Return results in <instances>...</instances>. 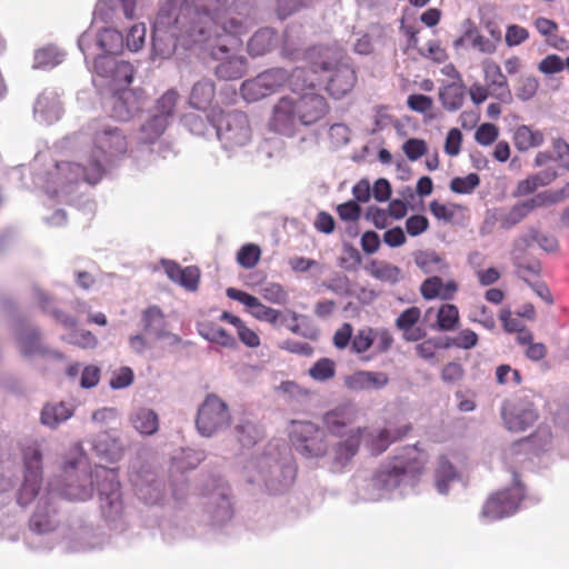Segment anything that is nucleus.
I'll list each match as a JSON object with an SVG mask.
<instances>
[{
	"label": "nucleus",
	"mask_w": 569,
	"mask_h": 569,
	"mask_svg": "<svg viewBox=\"0 0 569 569\" xmlns=\"http://www.w3.org/2000/svg\"><path fill=\"white\" fill-rule=\"evenodd\" d=\"M128 150V141L121 129L111 124H97L93 133V149L83 154L79 162H58L49 172L48 179L37 177L50 197L67 198L73 187L86 181L96 184L102 178L107 164L122 157Z\"/></svg>",
	"instance_id": "1"
},
{
	"label": "nucleus",
	"mask_w": 569,
	"mask_h": 569,
	"mask_svg": "<svg viewBox=\"0 0 569 569\" xmlns=\"http://www.w3.org/2000/svg\"><path fill=\"white\" fill-rule=\"evenodd\" d=\"M130 481L136 495L147 503H158L164 495V485L150 468L130 472Z\"/></svg>",
	"instance_id": "22"
},
{
	"label": "nucleus",
	"mask_w": 569,
	"mask_h": 569,
	"mask_svg": "<svg viewBox=\"0 0 569 569\" xmlns=\"http://www.w3.org/2000/svg\"><path fill=\"white\" fill-rule=\"evenodd\" d=\"M290 437L296 450L305 458H323L328 453L325 431L311 421H293Z\"/></svg>",
	"instance_id": "15"
},
{
	"label": "nucleus",
	"mask_w": 569,
	"mask_h": 569,
	"mask_svg": "<svg viewBox=\"0 0 569 569\" xmlns=\"http://www.w3.org/2000/svg\"><path fill=\"white\" fill-rule=\"evenodd\" d=\"M193 8L187 9L189 26L187 36H240L247 33L241 17L229 11V0H192Z\"/></svg>",
	"instance_id": "5"
},
{
	"label": "nucleus",
	"mask_w": 569,
	"mask_h": 569,
	"mask_svg": "<svg viewBox=\"0 0 569 569\" xmlns=\"http://www.w3.org/2000/svg\"><path fill=\"white\" fill-rule=\"evenodd\" d=\"M129 422L141 436H152L159 429L158 413L147 407H138L129 415Z\"/></svg>",
	"instance_id": "34"
},
{
	"label": "nucleus",
	"mask_w": 569,
	"mask_h": 569,
	"mask_svg": "<svg viewBox=\"0 0 569 569\" xmlns=\"http://www.w3.org/2000/svg\"><path fill=\"white\" fill-rule=\"evenodd\" d=\"M179 100V93L174 89L167 90L156 102L154 107L150 110L156 116H162L169 123L173 117L176 107Z\"/></svg>",
	"instance_id": "50"
},
{
	"label": "nucleus",
	"mask_w": 569,
	"mask_h": 569,
	"mask_svg": "<svg viewBox=\"0 0 569 569\" xmlns=\"http://www.w3.org/2000/svg\"><path fill=\"white\" fill-rule=\"evenodd\" d=\"M439 98L447 110L460 109L465 99V84L460 81L442 86L439 90Z\"/></svg>",
	"instance_id": "44"
},
{
	"label": "nucleus",
	"mask_w": 569,
	"mask_h": 569,
	"mask_svg": "<svg viewBox=\"0 0 569 569\" xmlns=\"http://www.w3.org/2000/svg\"><path fill=\"white\" fill-rule=\"evenodd\" d=\"M530 213L525 202L513 206L506 214L501 216L499 221L503 229H510L518 224Z\"/></svg>",
	"instance_id": "64"
},
{
	"label": "nucleus",
	"mask_w": 569,
	"mask_h": 569,
	"mask_svg": "<svg viewBox=\"0 0 569 569\" xmlns=\"http://www.w3.org/2000/svg\"><path fill=\"white\" fill-rule=\"evenodd\" d=\"M52 498L48 495L38 500L37 509L30 519V530L37 535L52 532L58 526L56 508L52 507Z\"/></svg>",
	"instance_id": "30"
},
{
	"label": "nucleus",
	"mask_w": 569,
	"mask_h": 569,
	"mask_svg": "<svg viewBox=\"0 0 569 569\" xmlns=\"http://www.w3.org/2000/svg\"><path fill=\"white\" fill-rule=\"evenodd\" d=\"M358 417V408L352 403L340 405L322 416V423L331 436L346 435L345 429Z\"/></svg>",
	"instance_id": "27"
},
{
	"label": "nucleus",
	"mask_w": 569,
	"mask_h": 569,
	"mask_svg": "<svg viewBox=\"0 0 569 569\" xmlns=\"http://www.w3.org/2000/svg\"><path fill=\"white\" fill-rule=\"evenodd\" d=\"M517 250L526 251L532 242H537L539 247L546 252H556L558 250V240L556 237L547 233H541L535 228L528 229L526 233L517 240Z\"/></svg>",
	"instance_id": "41"
},
{
	"label": "nucleus",
	"mask_w": 569,
	"mask_h": 569,
	"mask_svg": "<svg viewBox=\"0 0 569 569\" xmlns=\"http://www.w3.org/2000/svg\"><path fill=\"white\" fill-rule=\"evenodd\" d=\"M286 445H269L252 456L243 467L247 481L270 495H281L293 483L296 467Z\"/></svg>",
	"instance_id": "4"
},
{
	"label": "nucleus",
	"mask_w": 569,
	"mask_h": 569,
	"mask_svg": "<svg viewBox=\"0 0 569 569\" xmlns=\"http://www.w3.org/2000/svg\"><path fill=\"white\" fill-rule=\"evenodd\" d=\"M186 0H166L161 6L153 22L152 34L157 32H170L172 28L181 23L180 16L177 13L178 6Z\"/></svg>",
	"instance_id": "36"
},
{
	"label": "nucleus",
	"mask_w": 569,
	"mask_h": 569,
	"mask_svg": "<svg viewBox=\"0 0 569 569\" xmlns=\"http://www.w3.org/2000/svg\"><path fill=\"white\" fill-rule=\"evenodd\" d=\"M223 41L211 51L213 59L219 60L216 74L223 80H236L247 71V60L242 54L241 38H221Z\"/></svg>",
	"instance_id": "12"
},
{
	"label": "nucleus",
	"mask_w": 569,
	"mask_h": 569,
	"mask_svg": "<svg viewBox=\"0 0 569 569\" xmlns=\"http://www.w3.org/2000/svg\"><path fill=\"white\" fill-rule=\"evenodd\" d=\"M426 463V455L417 446L383 462L372 475L357 486L362 501H379L409 495L415 490Z\"/></svg>",
	"instance_id": "3"
},
{
	"label": "nucleus",
	"mask_w": 569,
	"mask_h": 569,
	"mask_svg": "<svg viewBox=\"0 0 569 569\" xmlns=\"http://www.w3.org/2000/svg\"><path fill=\"white\" fill-rule=\"evenodd\" d=\"M68 549L71 551H87L103 545L102 537L90 525L81 521L73 522L66 533Z\"/></svg>",
	"instance_id": "24"
},
{
	"label": "nucleus",
	"mask_w": 569,
	"mask_h": 569,
	"mask_svg": "<svg viewBox=\"0 0 569 569\" xmlns=\"http://www.w3.org/2000/svg\"><path fill=\"white\" fill-rule=\"evenodd\" d=\"M459 326V310L455 305L443 303L437 312L435 328L439 331H453Z\"/></svg>",
	"instance_id": "49"
},
{
	"label": "nucleus",
	"mask_w": 569,
	"mask_h": 569,
	"mask_svg": "<svg viewBox=\"0 0 569 569\" xmlns=\"http://www.w3.org/2000/svg\"><path fill=\"white\" fill-rule=\"evenodd\" d=\"M214 94L216 88L211 80H199L191 88L189 104L194 109L204 110L212 102Z\"/></svg>",
	"instance_id": "43"
},
{
	"label": "nucleus",
	"mask_w": 569,
	"mask_h": 569,
	"mask_svg": "<svg viewBox=\"0 0 569 569\" xmlns=\"http://www.w3.org/2000/svg\"><path fill=\"white\" fill-rule=\"evenodd\" d=\"M33 293H34V298L38 300V302L43 308V310L50 312L54 317V319L60 325H62L64 328H73L77 325V320L72 316L67 315L63 311L58 310V309L50 310L49 297L47 296V293L44 291L37 288V289H34Z\"/></svg>",
	"instance_id": "56"
},
{
	"label": "nucleus",
	"mask_w": 569,
	"mask_h": 569,
	"mask_svg": "<svg viewBox=\"0 0 569 569\" xmlns=\"http://www.w3.org/2000/svg\"><path fill=\"white\" fill-rule=\"evenodd\" d=\"M525 251L517 250V241L515 242V248L512 251V259L515 266L517 267V273L526 282L530 283V278L538 276L540 271V263L537 261L525 262L523 261Z\"/></svg>",
	"instance_id": "53"
},
{
	"label": "nucleus",
	"mask_w": 569,
	"mask_h": 569,
	"mask_svg": "<svg viewBox=\"0 0 569 569\" xmlns=\"http://www.w3.org/2000/svg\"><path fill=\"white\" fill-rule=\"evenodd\" d=\"M74 410L76 407L71 402L47 403L41 411V422L50 429H57L73 416Z\"/></svg>",
	"instance_id": "35"
},
{
	"label": "nucleus",
	"mask_w": 569,
	"mask_h": 569,
	"mask_svg": "<svg viewBox=\"0 0 569 569\" xmlns=\"http://www.w3.org/2000/svg\"><path fill=\"white\" fill-rule=\"evenodd\" d=\"M118 8H121L127 20L136 18V0H99L93 11V24L98 27L97 36L102 33L124 36L126 30L119 28L112 20Z\"/></svg>",
	"instance_id": "16"
},
{
	"label": "nucleus",
	"mask_w": 569,
	"mask_h": 569,
	"mask_svg": "<svg viewBox=\"0 0 569 569\" xmlns=\"http://www.w3.org/2000/svg\"><path fill=\"white\" fill-rule=\"evenodd\" d=\"M363 430L350 428L346 435L336 436L338 438L330 449L328 448L329 468L333 472L342 471L356 457L362 442Z\"/></svg>",
	"instance_id": "19"
},
{
	"label": "nucleus",
	"mask_w": 569,
	"mask_h": 569,
	"mask_svg": "<svg viewBox=\"0 0 569 569\" xmlns=\"http://www.w3.org/2000/svg\"><path fill=\"white\" fill-rule=\"evenodd\" d=\"M33 113L37 121L42 123H52L61 117L62 104L59 96L53 90L42 91L33 107Z\"/></svg>",
	"instance_id": "32"
},
{
	"label": "nucleus",
	"mask_w": 569,
	"mask_h": 569,
	"mask_svg": "<svg viewBox=\"0 0 569 569\" xmlns=\"http://www.w3.org/2000/svg\"><path fill=\"white\" fill-rule=\"evenodd\" d=\"M141 323L143 331L153 340H167L170 346L181 342V338L168 329L166 317L156 305L149 306L142 311Z\"/></svg>",
	"instance_id": "23"
},
{
	"label": "nucleus",
	"mask_w": 569,
	"mask_h": 569,
	"mask_svg": "<svg viewBox=\"0 0 569 569\" xmlns=\"http://www.w3.org/2000/svg\"><path fill=\"white\" fill-rule=\"evenodd\" d=\"M363 430L362 442L372 455H380L388 449V447L405 438L411 430L409 423L400 426H391L381 429L371 427H358Z\"/></svg>",
	"instance_id": "21"
},
{
	"label": "nucleus",
	"mask_w": 569,
	"mask_h": 569,
	"mask_svg": "<svg viewBox=\"0 0 569 569\" xmlns=\"http://www.w3.org/2000/svg\"><path fill=\"white\" fill-rule=\"evenodd\" d=\"M388 382L389 377L382 371L359 370L343 379L345 387L353 392L381 390Z\"/></svg>",
	"instance_id": "28"
},
{
	"label": "nucleus",
	"mask_w": 569,
	"mask_h": 569,
	"mask_svg": "<svg viewBox=\"0 0 569 569\" xmlns=\"http://www.w3.org/2000/svg\"><path fill=\"white\" fill-rule=\"evenodd\" d=\"M558 177L555 168H547L538 173L531 174L528 178L518 182L515 194L518 197L528 196L535 192L540 187L550 184Z\"/></svg>",
	"instance_id": "39"
},
{
	"label": "nucleus",
	"mask_w": 569,
	"mask_h": 569,
	"mask_svg": "<svg viewBox=\"0 0 569 569\" xmlns=\"http://www.w3.org/2000/svg\"><path fill=\"white\" fill-rule=\"evenodd\" d=\"M259 293L261 297L270 303L284 306L289 302V295L281 286L277 282H267L260 287Z\"/></svg>",
	"instance_id": "55"
},
{
	"label": "nucleus",
	"mask_w": 569,
	"mask_h": 569,
	"mask_svg": "<svg viewBox=\"0 0 569 569\" xmlns=\"http://www.w3.org/2000/svg\"><path fill=\"white\" fill-rule=\"evenodd\" d=\"M301 122L295 108L293 96L279 98L271 108L268 129L283 137H295Z\"/></svg>",
	"instance_id": "20"
},
{
	"label": "nucleus",
	"mask_w": 569,
	"mask_h": 569,
	"mask_svg": "<svg viewBox=\"0 0 569 569\" xmlns=\"http://www.w3.org/2000/svg\"><path fill=\"white\" fill-rule=\"evenodd\" d=\"M206 510L213 525L220 526L228 522L233 513L228 488L222 486L214 488L207 496Z\"/></svg>",
	"instance_id": "26"
},
{
	"label": "nucleus",
	"mask_w": 569,
	"mask_h": 569,
	"mask_svg": "<svg viewBox=\"0 0 569 569\" xmlns=\"http://www.w3.org/2000/svg\"><path fill=\"white\" fill-rule=\"evenodd\" d=\"M216 136L223 150L234 152L252 140L248 117L241 111L221 113L216 122Z\"/></svg>",
	"instance_id": "11"
},
{
	"label": "nucleus",
	"mask_w": 569,
	"mask_h": 569,
	"mask_svg": "<svg viewBox=\"0 0 569 569\" xmlns=\"http://www.w3.org/2000/svg\"><path fill=\"white\" fill-rule=\"evenodd\" d=\"M199 335L209 342L220 345L224 348H236L237 340L232 335L214 322L204 321L198 325Z\"/></svg>",
	"instance_id": "42"
},
{
	"label": "nucleus",
	"mask_w": 569,
	"mask_h": 569,
	"mask_svg": "<svg viewBox=\"0 0 569 569\" xmlns=\"http://www.w3.org/2000/svg\"><path fill=\"white\" fill-rule=\"evenodd\" d=\"M230 421L228 405L217 395L210 393L198 409L196 427L201 436L209 438L229 427Z\"/></svg>",
	"instance_id": "14"
},
{
	"label": "nucleus",
	"mask_w": 569,
	"mask_h": 569,
	"mask_svg": "<svg viewBox=\"0 0 569 569\" xmlns=\"http://www.w3.org/2000/svg\"><path fill=\"white\" fill-rule=\"evenodd\" d=\"M313 73L326 82L328 93L341 99L353 89L357 76L350 59L338 49L312 47L307 53Z\"/></svg>",
	"instance_id": "6"
},
{
	"label": "nucleus",
	"mask_w": 569,
	"mask_h": 569,
	"mask_svg": "<svg viewBox=\"0 0 569 569\" xmlns=\"http://www.w3.org/2000/svg\"><path fill=\"white\" fill-rule=\"evenodd\" d=\"M415 262L425 273L443 272L448 268L446 261L431 250L417 252Z\"/></svg>",
	"instance_id": "47"
},
{
	"label": "nucleus",
	"mask_w": 569,
	"mask_h": 569,
	"mask_svg": "<svg viewBox=\"0 0 569 569\" xmlns=\"http://www.w3.org/2000/svg\"><path fill=\"white\" fill-rule=\"evenodd\" d=\"M94 469L90 470L87 455L80 442L71 447L59 479L50 482L51 490L71 501H86L93 496Z\"/></svg>",
	"instance_id": "7"
},
{
	"label": "nucleus",
	"mask_w": 569,
	"mask_h": 569,
	"mask_svg": "<svg viewBox=\"0 0 569 569\" xmlns=\"http://www.w3.org/2000/svg\"><path fill=\"white\" fill-rule=\"evenodd\" d=\"M234 430L238 441L243 447H250L254 445L261 437V432L257 426L248 420L240 421L236 426Z\"/></svg>",
	"instance_id": "59"
},
{
	"label": "nucleus",
	"mask_w": 569,
	"mask_h": 569,
	"mask_svg": "<svg viewBox=\"0 0 569 569\" xmlns=\"http://www.w3.org/2000/svg\"><path fill=\"white\" fill-rule=\"evenodd\" d=\"M538 418V413L530 403H518L505 407L502 419L510 431L521 432L531 427Z\"/></svg>",
	"instance_id": "29"
},
{
	"label": "nucleus",
	"mask_w": 569,
	"mask_h": 569,
	"mask_svg": "<svg viewBox=\"0 0 569 569\" xmlns=\"http://www.w3.org/2000/svg\"><path fill=\"white\" fill-rule=\"evenodd\" d=\"M33 293H34V298L38 300V302L43 308V310L50 312L54 317V319L60 325H62L64 328H73L77 325V320L72 316L67 315L63 311L58 310V309L50 310L49 297L47 296V293L44 291L37 288V289H34Z\"/></svg>",
	"instance_id": "57"
},
{
	"label": "nucleus",
	"mask_w": 569,
	"mask_h": 569,
	"mask_svg": "<svg viewBox=\"0 0 569 569\" xmlns=\"http://www.w3.org/2000/svg\"><path fill=\"white\" fill-rule=\"evenodd\" d=\"M216 122L194 112L187 113L182 118L183 126L190 133L198 137H209L216 133Z\"/></svg>",
	"instance_id": "45"
},
{
	"label": "nucleus",
	"mask_w": 569,
	"mask_h": 569,
	"mask_svg": "<svg viewBox=\"0 0 569 569\" xmlns=\"http://www.w3.org/2000/svg\"><path fill=\"white\" fill-rule=\"evenodd\" d=\"M62 339L68 343L83 349H92L98 343L97 338L87 330H72L67 336H63Z\"/></svg>",
	"instance_id": "63"
},
{
	"label": "nucleus",
	"mask_w": 569,
	"mask_h": 569,
	"mask_svg": "<svg viewBox=\"0 0 569 569\" xmlns=\"http://www.w3.org/2000/svg\"><path fill=\"white\" fill-rule=\"evenodd\" d=\"M92 448L98 456L108 461H118L123 455V443L113 430L101 432L92 442Z\"/></svg>",
	"instance_id": "33"
},
{
	"label": "nucleus",
	"mask_w": 569,
	"mask_h": 569,
	"mask_svg": "<svg viewBox=\"0 0 569 569\" xmlns=\"http://www.w3.org/2000/svg\"><path fill=\"white\" fill-rule=\"evenodd\" d=\"M100 509L109 522H117L123 516V501L118 473L114 469L97 466L94 468Z\"/></svg>",
	"instance_id": "10"
},
{
	"label": "nucleus",
	"mask_w": 569,
	"mask_h": 569,
	"mask_svg": "<svg viewBox=\"0 0 569 569\" xmlns=\"http://www.w3.org/2000/svg\"><path fill=\"white\" fill-rule=\"evenodd\" d=\"M336 373V363L329 358L319 359L310 369L309 375L317 381H327Z\"/></svg>",
	"instance_id": "61"
},
{
	"label": "nucleus",
	"mask_w": 569,
	"mask_h": 569,
	"mask_svg": "<svg viewBox=\"0 0 569 569\" xmlns=\"http://www.w3.org/2000/svg\"><path fill=\"white\" fill-rule=\"evenodd\" d=\"M480 183V178L477 173H469L466 177H456L450 181V190L455 193L469 194Z\"/></svg>",
	"instance_id": "62"
},
{
	"label": "nucleus",
	"mask_w": 569,
	"mask_h": 569,
	"mask_svg": "<svg viewBox=\"0 0 569 569\" xmlns=\"http://www.w3.org/2000/svg\"><path fill=\"white\" fill-rule=\"evenodd\" d=\"M14 340L19 353L27 359L37 357L62 359V353L56 349L49 348L43 343L39 329L30 323H19L16 326Z\"/></svg>",
	"instance_id": "18"
},
{
	"label": "nucleus",
	"mask_w": 569,
	"mask_h": 569,
	"mask_svg": "<svg viewBox=\"0 0 569 569\" xmlns=\"http://www.w3.org/2000/svg\"><path fill=\"white\" fill-rule=\"evenodd\" d=\"M420 291L422 297L428 300L435 298L449 300L457 291V283L455 281H448L445 284L439 277H431L421 283Z\"/></svg>",
	"instance_id": "40"
},
{
	"label": "nucleus",
	"mask_w": 569,
	"mask_h": 569,
	"mask_svg": "<svg viewBox=\"0 0 569 569\" xmlns=\"http://www.w3.org/2000/svg\"><path fill=\"white\" fill-rule=\"evenodd\" d=\"M309 71L296 68L291 72L290 90L295 99V108L302 127H310L329 112L327 99L318 91L316 84L309 79Z\"/></svg>",
	"instance_id": "8"
},
{
	"label": "nucleus",
	"mask_w": 569,
	"mask_h": 569,
	"mask_svg": "<svg viewBox=\"0 0 569 569\" xmlns=\"http://www.w3.org/2000/svg\"><path fill=\"white\" fill-rule=\"evenodd\" d=\"M64 53L53 46L41 48L34 53L33 68H53L62 62Z\"/></svg>",
	"instance_id": "51"
},
{
	"label": "nucleus",
	"mask_w": 569,
	"mask_h": 569,
	"mask_svg": "<svg viewBox=\"0 0 569 569\" xmlns=\"http://www.w3.org/2000/svg\"><path fill=\"white\" fill-rule=\"evenodd\" d=\"M226 293L228 298L239 301L246 306L256 319L269 322L272 326H276L279 322L281 312L277 309L264 306L257 297L236 288H228Z\"/></svg>",
	"instance_id": "25"
},
{
	"label": "nucleus",
	"mask_w": 569,
	"mask_h": 569,
	"mask_svg": "<svg viewBox=\"0 0 569 569\" xmlns=\"http://www.w3.org/2000/svg\"><path fill=\"white\" fill-rule=\"evenodd\" d=\"M370 273L376 279L395 283L401 278V270L386 261H372L370 264Z\"/></svg>",
	"instance_id": "52"
},
{
	"label": "nucleus",
	"mask_w": 569,
	"mask_h": 569,
	"mask_svg": "<svg viewBox=\"0 0 569 569\" xmlns=\"http://www.w3.org/2000/svg\"><path fill=\"white\" fill-rule=\"evenodd\" d=\"M482 69L487 88L490 90V96L501 102H511V91L500 67L496 62L487 60L483 62Z\"/></svg>",
	"instance_id": "31"
},
{
	"label": "nucleus",
	"mask_w": 569,
	"mask_h": 569,
	"mask_svg": "<svg viewBox=\"0 0 569 569\" xmlns=\"http://www.w3.org/2000/svg\"><path fill=\"white\" fill-rule=\"evenodd\" d=\"M168 124L162 116H156L149 111L138 131V142L143 144L156 142L166 131Z\"/></svg>",
	"instance_id": "38"
},
{
	"label": "nucleus",
	"mask_w": 569,
	"mask_h": 569,
	"mask_svg": "<svg viewBox=\"0 0 569 569\" xmlns=\"http://www.w3.org/2000/svg\"><path fill=\"white\" fill-rule=\"evenodd\" d=\"M277 40H280V54L283 58L290 59V60H300L305 59L310 63V60L307 58L308 51L311 49L302 50V48L299 44L298 38H276Z\"/></svg>",
	"instance_id": "58"
},
{
	"label": "nucleus",
	"mask_w": 569,
	"mask_h": 569,
	"mask_svg": "<svg viewBox=\"0 0 569 569\" xmlns=\"http://www.w3.org/2000/svg\"><path fill=\"white\" fill-rule=\"evenodd\" d=\"M457 471L453 466L445 458L438 462L435 475L436 489L440 495H447L450 490L451 483L457 480Z\"/></svg>",
	"instance_id": "46"
},
{
	"label": "nucleus",
	"mask_w": 569,
	"mask_h": 569,
	"mask_svg": "<svg viewBox=\"0 0 569 569\" xmlns=\"http://www.w3.org/2000/svg\"><path fill=\"white\" fill-rule=\"evenodd\" d=\"M291 73L283 68H271L257 77L247 79L240 87V93L247 102H257L276 93L286 83L290 86Z\"/></svg>",
	"instance_id": "13"
},
{
	"label": "nucleus",
	"mask_w": 569,
	"mask_h": 569,
	"mask_svg": "<svg viewBox=\"0 0 569 569\" xmlns=\"http://www.w3.org/2000/svg\"><path fill=\"white\" fill-rule=\"evenodd\" d=\"M421 316L418 307H410L402 311L396 319V326L402 331V337L407 341H418L423 338L425 331L416 327Z\"/></svg>",
	"instance_id": "37"
},
{
	"label": "nucleus",
	"mask_w": 569,
	"mask_h": 569,
	"mask_svg": "<svg viewBox=\"0 0 569 569\" xmlns=\"http://www.w3.org/2000/svg\"><path fill=\"white\" fill-rule=\"evenodd\" d=\"M124 38H78V47L87 63L92 61L96 78L93 84L100 89L108 88L112 92V117L128 121L138 110L133 93L122 88L129 86L133 78V69L129 62L118 61L116 56L124 49Z\"/></svg>",
	"instance_id": "2"
},
{
	"label": "nucleus",
	"mask_w": 569,
	"mask_h": 569,
	"mask_svg": "<svg viewBox=\"0 0 569 569\" xmlns=\"http://www.w3.org/2000/svg\"><path fill=\"white\" fill-rule=\"evenodd\" d=\"M561 201H563V200L559 193V190H556V191L547 190V191H542V192L536 194L535 197H532L523 202L527 206V208L529 209V211L531 212L537 208L548 207V206L556 204Z\"/></svg>",
	"instance_id": "60"
},
{
	"label": "nucleus",
	"mask_w": 569,
	"mask_h": 569,
	"mask_svg": "<svg viewBox=\"0 0 569 569\" xmlns=\"http://www.w3.org/2000/svg\"><path fill=\"white\" fill-rule=\"evenodd\" d=\"M513 141L519 151H526L530 148L539 147L543 142V134L523 124L516 129Z\"/></svg>",
	"instance_id": "48"
},
{
	"label": "nucleus",
	"mask_w": 569,
	"mask_h": 569,
	"mask_svg": "<svg viewBox=\"0 0 569 569\" xmlns=\"http://www.w3.org/2000/svg\"><path fill=\"white\" fill-rule=\"evenodd\" d=\"M523 498L522 487L518 481L511 488L491 495L481 511V519L485 522L500 520L513 515Z\"/></svg>",
	"instance_id": "17"
},
{
	"label": "nucleus",
	"mask_w": 569,
	"mask_h": 569,
	"mask_svg": "<svg viewBox=\"0 0 569 569\" xmlns=\"http://www.w3.org/2000/svg\"><path fill=\"white\" fill-rule=\"evenodd\" d=\"M24 472L23 480L17 493V501L20 506L27 507L37 498L48 495L52 498L54 490L42 486V453L36 446L27 447L23 451Z\"/></svg>",
	"instance_id": "9"
},
{
	"label": "nucleus",
	"mask_w": 569,
	"mask_h": 569,
	"mask_svg": "<svg viewBox=\"0 0 569 569\" xmlns=\"http://www.w3.org/2000/svg\"><path fill=\"white\" fill-rule=\"evenodd\" d=\"M481 26L490 36H501L502 19L491 6H483L479 10Z\"/></svg>",
	"instance_id": "54"
}]
</instances>
